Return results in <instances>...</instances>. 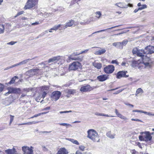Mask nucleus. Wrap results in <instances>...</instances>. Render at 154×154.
Masks as SVG:
<instances>
[{
  "label": "nucleus",
  "mask_w": 154,
  "mask_h": 154,
  "mask_svg": "<svg viewBox=\"0 0 154 154\" xmlns=\"http://www.w3.org/2000/svg\"><path fill=\"white\" fill-rule=\"evenodd\" d=\"M87 137L94 142L99 141V136L98 133L93 129H90L88 131Z\"/></svg>",
  "instance_id": "nucleus-1"
},
{
  "label": "nucleus",
  "mask_w": 154,
  "mask_h": 154,
  "mask_svg": "<svg viewBox=\"0 0 154 154\" xmlns=\"http://www.w3.org/2000/svg\"><path fill=\"white\" fill-rule=\"evenodd\" d=\"M38 0H27L23 9L25 10L34 9L37 7Z\"/></svg>",
  "instance_id": "nucleus-2"
},
{
  "label": "nucleus",
  "mask_w": 154,
  "mask_h": 154,
  "mask_svg": "<svg viewBox=\"0 0 154 154\" xmlns=\"http://www.w3.org/2000/svg\"><path fill=\"white\" fill-rule=\"evenodd\" d=\"M80 54L77 52H74L68 57V59L69 60H79L81 61L83 59V56H78Z\"/></svg>",
  "instance_id": "nucleus-3"
},
{
  "label": "nucleus",
  "mask_w": 154,
  "mask_h": 154,
  "mask_svg": "<svg viewBox=\"0 0 154 154\" xmlns=\"http://www.w3.org/2000/svg\"><path fill=\"white\" fill-rule=\"evenodd\" d=\"M132 53L134 54H136L137 56L140 57L142 58L144 57V54H146L144 49L138 50L137 48H134L132 50Z\"/></svg>",
  "instance_id": "nucleus-4"
},
{
  "label": "nucleus",
  "mask_w": 154,
  "mask_h": 154,
  "mask_svg": "<svg viewBox=\"0 0 154 154\" xmlns=\"http://www.w3.org/2000/svg\"><path fill=\"white\" fill-rule=\"evenodd\" d=\"M114 70L115 67L112 65L106 66L103 69V72L107 75L112 73Z\"/></svg>",
  "instance_id": "nucleus-5"
},
{
  "label": "nucleus",
  "mask_w": 154,
  "mask_h": 154,
  "mask_svg": "<svg viewBox=\"0 0 154 154\" xmlns=\"http://www.w3.org/2000/svg\"><path fill=\"white\" fill-rule=\"evenodd\" d=\"M81 66L80 63L78 62L75 61L69 65V70L75 71L80 68Z\"/></svg>",
  "instance_id": "nucleus-6"
},
{
  "label": "nucleus",
  "mask_w": 154,
  "mask_h": 154,
  "mask_svg": "<svg viewBox=\"0 0 154 154\" xmlns=\"http://www.w3.org/2000/svg\"><path fill=\"white\" fill-rule=\"evenodd\" d=\"M97 88H98L97 86L91 87L90 85L87 84L82 86L80 90L81 92H88L90 91Z\"/></svg>",
  "instance_id": "nucleus-7"
},
{
  "label": "nucleus",
  "mask_w": 154,
  "mask_h": 154,
  "mask_svg": "<svg viewBox=\"0 0 154 154\" xmlns=\"http://www.w3.org/2000/svg\"><path fill=\"white\" fill-rule=\"evenodd\" d=\"M128 42L127 39H125L122 41V42H114L112 44V45L116 47L117 48L120 49H122L124 46L126 45Z\"/></svg>",
  "instance_id": "nucleus-8"
},
{
  "label": "nucleus",
  "mask_w": 154,
  "mask_h": 154,
  "mask_svg": "<svg viewBox=\"0 0 154 154\" xmlns=\"http://www.w3.org/2000/svg\"><path fill=\"white\" fill-rule=\"evenodd\" d=\"M132 65L134 67L140 69H141L143 66V63L140 60L133 61Z\"/></svg>",
  "instance_id": "nucleus-9"
},
{
  "label": "nucleus",
  "mask_w": 154,
  "mask_h": 154,
  "mask_svg": "<svg viewBox=\"0 0 154 154\" xmlns=\"http://www.w3.org/2000/svg\"><path fill=\"white\" fill-rule=\"evenodd\" d=\"M40 91L42 92V97L44 99L46 96L47 92L49 89V86L47 85L41 86L39 88Z\"/></svg>",
  "instance_id": "nucleus-10"
},
{
  "label": "nucleus",
  "mask_w": 154,
  "mask_h": 154,
  "mask_svg": "<svg viewBox=\"0 0 154 154\" xmlns=\"http://www.w3.org/2000/svg\"><path fill=\"white\" fill-rule=\"evenodd\" d=\"M61 95V93L59 91H55L51 94V97L52 100L57 101L59 99Z\"/></svg>",
  "instance_id": "nucleus-11"
},
{
  "label": "nucleus",
  "mask_w": 154,
  "mask_h": 154,
  "mask_svg": "<svg viewBox=\"0 0 154 154\" xmlns=\"http://www.w3.org/2000/svg\"><path fill=\"white\" fill-rule=\"evenodd\" d=\"M22 150L24 154H33V147L31 146L30 148L27 146L22 147Z\"/></svg>",
  "instance_id": "nucleus-12"
},
{
  "label": "nucleus",
  "mask_w": 154,
  "mask_h": 154,
  "mask_svg": "<svg viewBox=\"0 0 154 154\" xmlns=\"http://www.w3.org/2000/svg\"><path fill=\"white\" fill-rule=\"evenodd\" d=\"M128 73L127 71H119L116 74V77L117 79H120L122 78H128L129 77V75H127L126 73Z\"/></svg>",
  "instance_id": "nucleus-13"
},
{
  "label": "nucleus",
  "mask_w": 154,
  "mask_h": 154,
  "mask_svg": "<svg viewBox=\"0 0 154 154\" xmlns=\"http://www.w3.org/2000/svg\"><path fill=\"white\" fill-rule=\"evenodd\" d=\"M146 54H151L154 53V46L150 45L146 46L144 48Z\"/></svg>",
  "instance_id": "nucleus-14"
},
{
  "label": "nucleus",
  "mask_w": 154,
  "mask_h": 154,
  "mask_svg": "<svg viewBox=\"0 0 154 154\" xmlns=\"http://www.w3.org/2000/svg\"><path fill=\"white\" fill-rule=\"evenodd\" d=\"M144 136V141L147 142L150 141L152 139L150 133L149 131H146L142 133Z\"/></svg>",
  "instance_id": "nucleus-15"
},
{
  "label": "nucleus",
  "mask_w": 154,
  "mask_h": 154,
  "mask_svg": "<svg viewBox=\"0 0 154 154\" xmlns=\"http://www.w3.org/2000/svg\"><path fill=\"white\" fill-rule=\"evenodd\" d=\"M74 23L75 21L74 20H70L66 23L65 26L62 27L60 29V30L63 29H64L68 27H71L74 24Z\"/></svg>",
  "instance_id": "nucleus-16"
},
{
  "label": "nucleus",
  "mask_w": 154,
  "mask_h": 154,
  "mask_svg": "<svg viewBox=\"0 0 154 154\" xmlns=\"http://www.w3.org/2000/svg\"><path fill=\"white\" fill-rule=\"evenodd\" d=\"M109 75L107 74H103L97 77V79L100 82H103L109 78Z\"/></svg>",
  "instance_id": "nucleus-17"
},
{
  "label": "nucleus",
  "mask_w": 154,
  "mask_h": 154,
  "mask_svg": "<svg viewBox=\"0 0 154 154\" xmlns=\"http://www.w3.org/2000/svg\"><path fill=\"white\" fill-rule=\"evenodd\" d=\"M141 59L143 65H145L146 66L149 65V62L151 60L149 57H147L146 55H144L143 57H142Z\"/></svg>",
  "instance_id": "nucleus-18"
},
{
  "label": "nucleus",
  "mask_w": 154,
  "mask_h": 154,
  "mask_svg": "<svg viewBox=\"0 0 154 154\" xmlns=\"http://www.w3.org/2000/svg\"><path fill=\"white\" fill-rule=\"evenodd\" d=\"M5 152L7 154H17V152L16 149L14 147L12 149L5 150Z\"/></svg>",
  "instance_id": "nucleus-19"
},
{
  "label": "nucleus",
  "mask_w": 154,
  "mask_h": 154,
  "mask_svg": "<svg viewBox=\"0 0 154 154\" xmlns=\"http://www.w3.org/2000/svg\"><path fill=\"white\" fill-rule=\"evenodd\" d=\"M115 5L122 8H128V5L124 2L117 3L115 4Z\"/></svg>",
  "instance_id": "nucleus-20"
},
{
  "label": "nucleus",
  "mask_w": 154,
  "mask_h": 154,
  "mask_svg": "<svg viewBox=\"0 0 154 154\" xmlns=\"http://www.w3.org/2000/svg\"><path fill=\"white\" fill-rule=\"evenodd\" d=\"M115 112L117 116L121 119L124 120L128 119L126 117L119 113L118 111V110L117 109H115Z\"/></svg>",
  "instance_id": "nucleus-21"
},
{
  "label": "nucleus",
  "mask_w": 154,
  "mask_h": 154,
  "mask_svg": "<svg viewBox=\"0 0 154 154\" xmlns=\"http://www.w3.org/2000/svg\"><path fill=\"white\" fill-rule=\"evenodd\" d=\"M66 91V93L67 94V97H68L71 94H73L76 93V90L74 89H67Z\"/></svg>",
  "instance_id": "nucleus-22"
},
{
  "label": "nucleus",
  "mask_w": 154,
  "mask_h": 154,
  "mask_svg": "<svg viewBox=\"0 0 154 154\" xmlns=\"http://www.w3.org/2000/svg\"><path fill=\"white\" fill-rule=\"evenodd\" d=\"M30 60L29 59H27L25 60L20 62L19 63L15 64L14 65H12L10 67H8V69H10L11 68H12L13 67L19 65L21 64H25L27 62H28L29 60Z\"/></svg>",
  "instance_id": "nucleus-23"
},
{
  "label": "nucleus",
  "mask_w": 154,
  "mask_h": 154,
  "mask_svg": "<svg viewBox=\"0 0 154 154\" xmlns=\"http://www.w3.org/2000/svg\"><path fill=\"white\" fill-rule=\"evenodd\" d=\"M68 152L64 148H60L58 151L57 154H68Z\"/></svg>",
  "instance_id": "nucleus-24"
},
{
  "label": "nucleus",
  "mask_w": 154,
  "mask_h": 154,
  "mask_svg": "<svg viewBox=\"0 0 154 154\" xmlns=\"http://www.w3.org/2000/svg\"><path fill=\"white\" fill-rule=\"evenodd\" d=\"M60 59V56H57L50 59L48 60V63H50L55 61H58Z\"/></svg>",
  "instance_id": "nucleus-25"
},
{
  "label": "nucleus",
  "mask_w": 154,
  "mask_h": 154,
  "mask_svg": "<svg viewBox=\"0 0 154 154\" xmlns=\"http://www.w3.org/2000/svg\"><path fill=\"white\" fill-rule=\"evenodd\" d=\"M93 65L98 69H100L102 67V64L100 63L94 62L93 63Z\"/></svg>",
  "instance_id": "nucleus-26"
},
{
  "label": "nucleus",
  "mask_w": 154,
  "mask_h": 154,
  "mask_svg": "<svg viewBox=\"0 0 154 154\" xmlns=\"http://www.w3.org/2000/svg\"><path fill=\"white\" fill-rule=\"evenodd\" d=\"M8 92L6 93L5 94V96H7L8 95L10 94L13 93L14 88L12 87H10L8 88Z\"/></svg>",
  "instance_id": "nucleus-27"
},
{
  "label": "nucleus",
  "mask_w": 154,
  "mask_h": 154,
  "mask_svg": "<svg viewBox=\"0 0 154 154\" xmlns=\"http://www.w3.org/2000/svg\"><path fill=\"white\" fill-rule=\"evenodd\" d=\"M39 122H35L33 121L32 122H28L27 123H23L19 124V125H30L34 124L37 123Z\"/></svg>",
  "instance_id": "nucleus-28"
},
{
  "label": "nucleus",
  "mask_w": 154,
  "mask_h": 154,
  "mask_svg": "<svg viewBox=\"0 0 154 154\" xmlns=\"http://www.w3.org/2000/svg\"><path fill=\"white\" fill-rule=\"evenodd\" d=\"M106 52V50L105 48H103L101 50H98L97 51V54L98 55H100L101 54H104Z\"/></svg>",
  "instance_id": "nucleus-29"
},
{
  "label": "nucleus",
  "mask_w": 154,
  "mask_h": 154,
  "mask_svg": "<svg viewBox=\"0 0 154 154\" xmlns=\"http://www.w3.org/2000/svg\"><path fill=\"white\" fill-rule=\"evenodd\" d=\"M18 79V77L16 76H14L13 77L11 80V81L8 83V84L11 85L14 84L15 81L16 79Z\"/></svg>",
  "instance_id": "nucleus-30"
},
{
  "label": "nucleus",
  "mask_w": 154,
  "mask_h": 154,
  "mask_svg": "<svg viewBox=\"0 0 154 154\" xmlns=\"http://www.w3.org/2000/svg\"><path fill=\"white\" fill-rule=\"evenodd\" d=\"M5 25L0 24V34L3 33L5 31Z\"/></svg>",
  "instance_id": "nucleus-31"
},
{
  "label": "nucleus",
  "mask_w": 154,
  "mask_h": 154,
  "mask_svg": "<svg viewBox=\"0 0 154 154\" xmlns=\"http://www.w3.org/2000/svg\"><path fill=\"white\" fill-rule=\"evenodd\" d=\"M106 135L111 138H114L115 135L112 134L111 131H109L106 134Z\"/></svg>",
  "instance_id": "nucleus-32"
},
{
  "label": "nucleus",
  "mask_w": 154,
  "mask_h": 154,
  "mask_svg": "<svg viewBox=\"0 0 154 154\" xmlns=\"http://www.w3.org/2000/svg\"><path fill=\"white\" fill-rule=\"evenodd\" d=\"M69 140L72 143L75 144H76L77 145H79V143L76 140H75L74 139H69Z\"/></svg>",
  "instance_id": "nucleus-33"
},
{
  "label": "nucleus",
  "mask_w": 154,
  "mask_h": 154,
  "mask_svg": "<svg viewBox=\"0 0 154 154\" xmlns=\"http://www.w3.org/2000/svg\"><path fill=\"white\" fill-rule=\"evenodd\" d=\"M61 26V24H59L57 26H54L53 27L50 29V30H57Z\"/></svg>",
  "instance_id": "nucleus-34"
},
{
  "label": "nucleus",
  "mask_w": 154,
  "mask_h": 154,
  "mask_svg": "<svg viewBox=\"0 0 154 154\" xmlns=\"http://www.w3.org/2000/svg\"><path fill=\"white\" fill-rule=\"evenodd\" d=\"M20 88H14V92L13 93L17 94L19 93L20 92Z\"/></svg>",
  "instance_id": "nucleus-35"
},
{
  "label": "nucleus",
  "mask_w": 154,
  "mask_h": 154,
  "mask_svg": "<svg viewBox=\"0 0 154 154\" xmlns=\"http://www.w3.org/2000/svg\"><path fill=\"white\" fill-rule=\"evenodd\" d=\"M95 14H96V17L98 19L100 18L102 15L101 12L100 11H97L95 13Z\"/></svg>",
  "instance_id": "nucleus-36"
},
{
  "label": "nucleus",
  "mask_w": 154,
  "mask_h": 154,
  "mask_svg": "<svg viewBox=\"0 0 154 154\" xmlns=\"http://www.w3.org/2000/svg\"><path fill=\"white\" fill-rule=\"evenodd\" d=\"M143 90L140 88H138L137 89L136 92V94H138L140 93H143Z\"/></svg>",
  "instance_id": "nucleus-37"
},
{
  "label": "nucleus",
  "mask_w": 154,
  "mask_h": 154,
  "mask_svg": "<svg viewBox=\"0 0 154 154\" xmlns=\"http://www.w3.org/2000/svg\"><path fill=\"white\" fill-rule=\"evenodd\" d=\"M10 121L9 123V125H11L12 122L13 121L14 118V116H12L11 115H10Z\"/></svg>",
  "instance_id": "nucleus-38"
},
{
  "label": "nucleus",
  "mask_w": 154,
  "mask_h": 154,
  "mask_svg": "<svg viewBox=\"0 0 154 154\" xmlns=\"http://www.w3.org/2000/svg\"><path fill=\"white\" fill-rule=\"evenodd\" d=\"M4 88V85L0 83V93L3 91Z\"/></svg>",
  "instance_id": "nucleus-39"
},
{
  "label": "nucleus",
  "mask_w": 154,
  "mask_h": 154,
  "mask_svg": "<svg viewBox=\"0 0 154 154\" xmlns=\"http://www.w3.org/2000/svg\"><path fill=\"white\" fill-rule=\"evenodd\" d=\"M95 115L97 116H105L106 117H108L109 116L108 115H105L102 113H100L98 112H96L95 113Z\"/></svg>",
  "instance_id": "nucleus-40"
},
{
  "label": "nucleus",
  "mask_w": 154,
  "mask_h": 154,
  "mask_svg": "<svg viewBox=\"0 0 154 154\" xmlns=\"http://www.w3.org/2000/svg\"><path fill=\"white\" fill-rule=\"evenodd\" d=\"M85 147L83 146H80L79 147V149L81 151H84L85 149Z\"/></svg>",
  "instance_id": "nucleus-41"
},
{
  "label": "nucleus",
  "mask_w": 154,
  "mask_h": 154,
  "mask_svg": "<svg viewBox=\"0 0 154 154\" xmlns=\"http://www.w3.org/2000/svg\"><path fill=\"white\" fill-rule=\"evenodd\" d=\"M141 6H142L141 7H139L141 10L147 8V6L145 4H143Z\"/></svg>",
  "instance_id": "nucleus-42"
},
{
  "label": "nucleus",
  "mask_w": 154,
  "mask_h": 154,
  "mask_svg": "<svg viewBox=\"0 0 154 154\" xmlns=\"http://www.w3.org/2000/svg\"><path fill=\"white\" fill-rule=\"evenodd\" d=\"M139 140L140 141H144V136H143H143L140 135L139 136Z\"/></svg>",
  "instance_id": "nucleus-43"
},
{
  "label": "nucleus",
  "mask_w": 154,
  "mask_h": 154,
  "mask_svg": "<svg viewBox=\"0 0 154 154\" xmlns=\"http://www.w3.org/2000/svg\"><path fill=\"white\" fill-rule=\"evenodd\" d=\"M24 13V11H21L20 12H19L17 13L16 15L15 16V17H17L21 14H23Z\"/></svg>",
  "instance_id": "nucleus-44"
},
{
  "label": "nucleus",
  "mask_w": 154,
  "mask_h": 154,
  "mask_svg": "<svg viewBox=\"0 0 154 154\" xmlns=\"http://www.w3.org/2000/svg\"><path fill=\"white\" fill-rule=\"evenodd\" d=\"M111 63L112 64L116 63V65H119V63L116 60H112Z\"/></svg>",
  "instance_id": "nucleus-45"
},
{
  "label": "nucleus",
  "mask_w": 154,
  "mask_h": 154,
  "mask_svg": "<svg viewBox=\"0 0 154 154\" xmlns=\"http://www.w3.org/2000/svg\"><path fill=\"white\" fill-rule=\"evenodd\" d=\"M17 42H16L11 41L10 42H8L7 43L8 45H13L14 44Z\"/></svg>",
  "instance_id": "nucleus-46"
},
{
  "label": "nucleus",
  "mask_w": 154,
  "mask_h": 154,
  "mask_svg": "<svg viewBox=\"0 0 154 154\" xmlns=\"http://www.w3.org/2000/svg\"><path fill=\"white\" fill-rule=\"evenodd\" d=\"M133 112H139L143 113L144 111L141 110H134L133 111Z\"/></svg>",
  "instance_id": "nucleus-47"
},
{
  "label": "nucleus",
  "mask_w": 154,
  "mask_h": 154,
  "mask_svg": "<svg viewBox=\"0 0 154 154\" xmlns=\"http://www.w3.org/2000/svg\"><path fill=\"white\" fill-rule=\"evenodd\" d=\"M40 116V114L39 113L31 117L30 118H33L34 117H37L38 116Z\"/></svg>",
  "instance_id": "nucleus-48"
},
{
  "label": "nucleus",
  "mask_w": 154,
  "mask_h": 154,
  "mask_svg": "<svg viewBox=\"0 0 154 154\" xmlns=\"http://www.w3.org/2000/svg\"><path fill=\"white\" fill-rule=\"evenodd\" d=\"M131 120L133 121H136V122H141V121L140 120L138 119H132Z\"/></svg>",
  "instance_id": "nucleus-49"
},
{
  "label": "nucleus",
  "mask_w": 154,
  "mask_h": 154,
  "mask_svg": "<svg viewBox=\"0 0 154 154\" xmlns=\"http://www.w3.org/2000/svg\"><path fill=\"white\" fill-rule=\"evenodd\" d=\"M88 51V49H86L85 50V51H82L81 53H79V54H81L86 53Z\"/></svg>",
  "instance_id": "nucleus-50"
},
{
  "label": "nucleus",
  "mask_w": 154,
  "mask_h": 154,
  "mask_svg": "<svg viewBox=\"0 0 154 154\" xmlns=\"http://www.w3.org/2000/svg\"><path fill=\"white\" fill-rule=\"evenodd\" d=\"M143 113L146 114L148 115L149 116H152V114H151L150 112H146L144 111Z\"/></svg>",
  "instance_id": "nucleus-51"
},
{
  "label": "nucleus",
  "mask_w": 154,
  "mask_h": 154,
  "mask_svg": "<svg viewBox=\"0 0 154 154\" xmlns=\"http://www.w3.org/2000/svg\"><path fill=\"white\" fill-rule=\"evenodd\" d=\"M39 24V23L38 22H35V23H32L31 24V25H32L35 26V25H38Z\"/></svg>",
  "instance_id": "nucleus-52"
},
{
  "label": "nucleus",
  "mask_w": 154,
  "mask_h": 154,
  "mask_svg": "<svg viewBox=\"0 0 154 154\" xmlns=\"http://www.w3.org/2000/svg\"><path fill=\"white\" fill-rule=\"evenodd\" d=\"M39 69H32L30 70V72H36V70H38Z\"/></svg>",
  "instance_id": "nucleus-53"
},
{
  "label": "nucleus",
  "mask_w": 154,
  "mask_h": 154,
  "mask_svg": "<svg viewBox=\"0 0 154 154\" xmlns=\"http://www.w3.org/2000/svg\"><path fill=\"white\" fill-rule=\"evenodd\" d=\"M123 91V90L122 89V90H119L117 91H116L115 93V94H117L120 93L122 91Z\"/></svg>",
  "instance_id": "nucleus-54"
},
{
  "label": "nucleus",
  "mask_w": 154,
  "mask_h": 154,
  "mask_svg": "<svg viewBox=\"0 0 154 154\" xmlns=\"http://www.w3.org/2000/svg\"><path fill=\"white\" fill-rule=\"evenodd\" d=\"M50 109V107L49 106V107H46V108H44L43 109H42V110L43 111V110H49Z\"/></svg>",
  "instance_id": "nucleus-55"
},
{
  "label": "nucleus",
  "mask_w": 154,
  "mask_h": 154,
  "mask_svg": "<svg viewBox=\"0 0 154 154\" xmlns=\"http://www.w3.org/2000/svg\"><path fill=\"white\" fill-rule=\"evenodd\" d=\"M71 111H60V113H67L70 112H71Z\"/></svg>",
  "instance_id": "nucleus-56"
},
{
  "label": "nucleus",
  "mask_w": 154,
  "mask_h": 154,
  "mask_svg": "<svg viewBox=\"0 0 154 154\" xmlns=\"http://www.w3.org/2000/svg\"><path fill=\"white\" fill-rule=\"evenodd\" d=\"M139 10H140V8H137V9H135L134 10V13H136L137 12H138V11H139Z\"/></svg>",
  "instance_id": "nucleus-57"
},
{
  "label": "nucleus",
  "mask_w": 154,
  "mask_h": 154,
  "mask_svg": "<svg viewBox=\"0 0 154 154\" xmlns=\"http://www.w3.org/2000/svg\"><path fill=\"white\" fill-rule=\"evenodd\" d=\"M125 105L127 106H130L131 107H133L134 106L133 105L129 103H125Z\"/></svg>",
  "instance_id": "nucleus-58"
},
{
  "label": "nucleus",
  "mask_w": 154,
  "mask_h": 154,
  "mask_svg": "<svg viewBox=\"0 0 154 154\" xmlns=\"http://www.w3.org/2000/svg\"><path fill=\"white\" fill-rule=\"evenodd\" d=\"M82 153L80 152L79 150H77L75 153V154H82Z\"/></svg>",
  "instance_id": "nucleus-59"
},
{
  "label": "nucleus",
  "mask_w": 154,
  "mask_h": 154,
  "mask_svg": "<svg viewBox=\"0 0 154 154\" xmlns=\"http://www.w3.org/2000/svg\"><path fill=\"white\" fill-rule=\"evenodd\" d=\"M60 125H63V126H66L68 125V124L67 123H61L60 124Z\"/></svg>",
  "instance_id": "nucleus-60"
},
{
  "label": "nucleus",
  "mask_w": 154,
  "mask_h": 154,
  "mask_svg": "<svg viewBox=\"0 0 154 154\" xmlns=\"http://www.w3.org/2000/svg\"><path fill=\"white\" fill-rule=\"evenodd\" d=\"M126 64V62H123L121 64V65L123 66H125V65Z\"/></svg>",
  "instance_id": "nucleus-61"
},
{
  "label": "nucleus",
  "mask_w": 154,
  "mask_h": 154,
  "mask_svg": "<svg viewBox=\"0 0 154 154\" xmlns=\"http://www.w3.org/2000/svg\"><path fill=\"white\" fill-rule=\"evenodd\" d=\"M136 152V151L135 149H133L132 150L131 153L132 154H135Z\"/></svg>",
  "instance_id": "nucleus-62"
},
{
  "label": "nucleus",
  "mask_w": 154,
  "mask_h": 154,
  "mask_svg": "<svg viewBox=\"0 0 154 154\" xmlns=\"http://www.w3.org/2000/svg\"><path fill=\"white\" fill-rule=\"evenodd\" d=\"M48 112H41V113H39L40 114V116H41L42 115H43V114H45L47 113H48Z\"/></svg>",
  "instance_id": "nucleus-63"
},
{
  "label": "nucleus",
  "mask_w": 154,
  "mask_h": 154,
  "mask_svg": "<svg viewBox=\"0 0 154 154\" xmlns=\"http://www.w3.org/2000/svg\"><path fill=\"white\" fill-rule=\"evenodd\" d=\"M26 94H22L21 95V96H20V98L23 97H24L25 96H26Z\"/></svg>",
  "instance_id": "nucleus-64"
}]
</instances>
